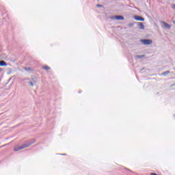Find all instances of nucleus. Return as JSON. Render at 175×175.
<instances>
[{
  "label": "nucleus",
  "mask_w": 175,
  "mask_h": 175,
  "mask_svg": "<svg viewBox=\"0 0 175 175\" xmlns=\"http://www.w3.org/2000/svg\"><path fill=\"white\" fill-rule=\"evenodd\" d=\"M32 144V143L29 142L27 144H24L22 146H16L14 148V151H20V150H23V148H27V147H29V146H31Z\"/></svg>",
  "instance_id": "f257e3e1"
},
{
  "label": "nucleus",
  "mask_w": 175,
  "mask_h": 175,
  "mask_svg": "<svg viewBox=\"0 0 175 175\" xmlns=\"http://www.w3.org/2000/svg\"><path fill=\"white\" fill-rule=\"evenodd\" d=\"M141 42L143 44H145V46H147L148 44H152V40H148V39L141 40Z\"/></svg>",
  "instance_id": "f03ea898"
},
{
  "label": "nucleus",
  "mask_w": 175,
  "mask_h": 175,
  "mask_svg": "<svg viewBox=\"0 0 175 175\" xmlns=\"http://www.w3.org/2000/svg\"><path fill=\"white\" fill-rule=\"evenodd\" d=\"M135 20L137 21H144V18L139 16H134Z\"/></svg>",
  "instance_id": "7ed1b4c3"
},
{
  "label": "nucleus",
  "mask_w": 175,
  "mask_h": 175,
  "mask_svg": "<svg viewBox=\"0 0 175 175\" xmlns=\"http://www.w3.org/2000/svg\"><path fill=\"white\" fill-rule=\"evenodd\" d=\"M112 18L113 20H124V16H113Z\"/></svg>",
  "instance_id": "20e7f679"
},
{
  "label": "nucleus",
  "mask_w": 175,
  "mask_h": 175,
  "mask_svg": "<svg viewBox=\"0 0 175 175\" xmlns=\"http://www.w3.org/2000/svg\"><path fill=\"white\" fill-rule=\"evenodd\" d=\"M163 26L165 27V28H167V29H170V28H171V26H170V25H169V24H167L166 22H163Z\"/></svg>",
  "instance_id": "39448f33"
},
{
  "label": "nucleus",
  "mask_w": 175,
  "mask_h": 175,
  "mask_svg": "<svg viewBox=\"0 0 175 175\" xmlns=\"http://www.w3.org/2000/svg\"><path fill=\"white\" fill-rule=\"evenodd\" d=\"M0 66H8V64L5 61L1 60L0 61Z\"/></svg>",
  "instance_id": "423d86ee"
},
{
  "label": "nucleus",
  "mask_w": 175,
  "mask_h": 175,
  "mask_svg": "<svg viewBox=\"0 0 175 175\" xmlns=\"http://www.w3.org/2000/svg\"><path fill=\"white\" fill-rule=\"evenodd\" d=\"M137 24L140 29H144V25H143V23H138Z\"/></svg>",
  "instance_id": "0eeeda50"
},
{
  "label": "nucleus",
  "mask_w": 175,
  "mask_h": 175,
  "mask_svg": "<svg viewBox=\"0 0 175 175\" xmlns=\"http://www.w3.org/2000/svg\"><path fill=\"white\" fill-rule=\"evenodd\" d=\"M42 68L45 70H50V67H49V66H44Z\"/></svg>",
  "instance_id": "6e6552de"
},
{
  "label": "nucleus",
  "mask_w": 175,
  "mask_h": 175,
  "mask_svg": "<svg viewBox=\"0 0 175 175\" xmlns=\"http://www.w3.org/2000/svg\"><path fill=\"white\" fill-rule=\"evenodd\" d=\"M169 73H170V70H167V71L163 72L162 75H163V76H165V75H169Z\"/></svg>",
  "instance_id": "1a4fd4ad"
},
{
  "label": "nucleus",
  "mask_w": 175,
  "mask_h": 175,
  "mask_svg": "<svg viewBox=\"0 0 175 175\" xmlns=\"http://www.w3.org/2000/svg\"><path fill=\"white\" fill-rule=\"evenodd\" d=\"M143 57H145L144 55H136L135 58H143Z\"/></svg>",
  "instance_id": "9d476101"
},
{
  "label": "nucleus",
  "mask_w": 175,
  "mask_h": 175,
  "mask_svg": "<svg viewBox=\"0 0 175 175\" xmlns=\"http://www.w3.org/2000/svg\"><path fill=\"white\" fill-rule=\"evenodd\" d=\"M135 25L134 23H129L128 27H133Z\"/></svg>",
  "instance_id": "9b49d317"
},
{
  "label": "nucleus",
  "mask_w": 175,
  "mask_h": 175,
  "mask_svg": "<svg viewBox=\"0 0 175 175\" xmlns=\"http://www.w3.org/2000/svg\"><path fill=\"white\" fill-rule=\"evenodd\" d=\"M28 84H29V85H31V87H33V83L28 82Z\"/></svg>",
  "instance_id": "f8f14e48"
},
{
  "label": "nucleus",
  "mask_w": 175,
  "mask_h": 175,
  "mask_svg": "<svg viewBox=\"0 0 175 175\" xmlns=\"http://www.w3.org/2000/svg\"><path fill=\"white\" fill-rule=\"evenodd\" d=\"M25 70H27V71L31 70V68H25Z\"/></svg>",
  "instance_id": "ddd939ff"
},
{
  "label": "nucleus",
  "mask_w": 175,
  "mask_h": 175,
  "mask_svg": "<svg viewBox=\"0 0 175 175\" xmlns=\"http://www.w3.org/2000/svg\"><path fill=\"white\" fill-rule=\"evenodd\" d=\"M102 5H100V4H98V5H97V8H102Z\"/></svg>",
  "instance_id": "4468645a"
},
{
  "label": "nucleus",
  "mask_w": 175,
  "mask_h": 175,
  "mask_svg": "<svg viewBox=\"0 0 175 175\" xmlns=\"http://www.w3.org/2000/svg\"><path fill=\"white\" fill-rule=\"evenodd\" d=\"M174 24H175V21H173Z\"/></svg>",
  "instance_id": "2eb2a0df"
},
{
  "label": "nucleus",
  "mask_w": 175,
  "mask_h": 175,
  "mask_svg": "<svg viewBox=\"0 0 175 175\" xmlns=\"http://www.w3.org/2000/svg\"><path fill=\"white\" fill-rule=\"evenodd\" d=\"M1 68H0V72H1Z\"/></svg>",
  "instance_id": "dca6fc26"
}]
</instances>
